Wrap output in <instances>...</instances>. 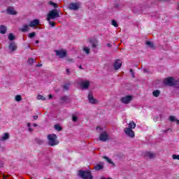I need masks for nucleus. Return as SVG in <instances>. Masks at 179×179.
Listing matches in <instances>:
<instances>
[{
    "label": "nucleus",
    "instance_id": "10",
    "mask_svg": "<svg viewBox=\"0 0 179 179\" xmlns=\"http://www.w3.org/2000/svg\"><path fill=\"white\" fill-rule=\"evenodd\" d=\"M8 49L10 50V52H13L17 50V46L15 42H11L9 44Z\"/></svg>",
    "mask_w": 179,
    "mask_h": 179
},
{
    "label": "nucleus",
    "instance_id": "5",
    "mask_svg": "<svg viewBox=\"0 0 179 179\" xmlns=\"http://www.w3.org/2000/svg\"><path fill=\"white\" fill-rule=\"evenodd\" d=\"M55 52H56V55L59 58H65L66 57V50H55Z\"/></svg>",
    "mask_w": 179,
    "mask_h": 179
},
{
    "label": "nucleus",
    "instance_id": "19",
    "mask_svg": "<svg viewBox=\"0 0 179 179\" xmlns=\"http://www.w3.org/2000/svg\"><path fill=\"white\" fill-rule=\"evenodd\" d=\"M21 31H23V33H26V31H29V25L24 24L22 26V28H21Z\"/></svg>",
    "mask_w": 179,
    "mask_h": 179
},
{
    "label": "nucleus",
    "instance_id": "56",
    "mask_svg": "<svg viewBox=\"0 0 179 179\" xmlns=\"http://www.w3.org/2000/svg\"><path fill=\"white\" fill-rule=\"evenodd\" d=\"M178 8H179V4H178Z\"/></svg>",
    "mask_w": 179,
    "mask_h": 179
},
{
    "label": "nucleus",
    "instance_id": "15",
    "mask_svg": "<svg viewBox=\"0 0 179 179\" xmlns=\"http://www.w3.org/2000/svg\"><path fill=\"white\" fill-rule=\"evenodd\" d=\"M7 13L8 15H16V11L15 10V8H13V7H8L7 8Z\"/></svg>",
    "mask_w": 179,
    "mask_h": 179
},
{
    "label": "nucleus",
    "instance_id": "30",
    "mask_svg": "<svg viewBox=\"0 0 179 179\" xmlns=\"http://www.w3.org/2000/svg\"><path fill=\"white\" fill-rule=\"evenodd\" d=\"M104 159H106V160L108 162V163H109V164H113V166H114V162H113V161L109 159L107 157H105Z\"/></svg>",
    "mask_w": 179,
    "mask_h": 179
},
{
    "label": "nucleus",
    "instance_id": "42",
    "mask_svg": "<svg viewBox=\"0 0 179 179\" xmlns=\"http://www.w3.org/2000/svg\"><path fill=\"white\" fill-rule=\"evenodd\" d=\"M130 72L131 73L132 78H135V74L134 73V71H132V69H130Z\"/></svg>",
    "mask_w": 179,
    "mask_h": 179
},
{
    "label": "nucleus",
    "instance_id": "2",
    "mask_svg": "<svg viewBox=\"0 0 179 179\" xmlns=\"http://www.w3.org/2000/svg\"><path fill=\"white\" fill-rule=\"evenodd\" d=\"M57 17H59V11L57 10H52L49 12L47 17V20H51L54 19H57Z\"/></svg>",
    "mask_w": 179,
    "mask_h": 179
},
{
    "label": "nucleus",
    "instance_id": "11",
    "mask_svg": "<svg viewBox=\"0 0 179 179\" xmlns=\"http://www.w3.org/2000/svg\"><path fill=\"white\" fill-rule=\"evenodd\" d=\"M88 100L91 104H97V100L93 97V94L90 92L88 94Z\"/></svg>",
    "mask_w": 179,
    "mask_h": 179
},
{
    "label": "nucleus",
    "instance_id": "31",
    "mask_svg": "<svg viewBox=\"0 0 179 179\" xmlns=\"http://www.w3.org/2000/svg\"><path fill=\"white\" fill-rule=\"evenodd\" d=\"M83 50L87 54H90V48H89L88 47H84Z\"/></svg>",
    "mask_w": 179,
    "mask_h": 179
},
{
    "label": "nucleus",
    "instance_id": "34",
    "mask_svg": "<svg viewBox=\"0 0 179 179\" xmlns=\"http://www.w3.org/2000/svg\"><path fill=\"white\" fill-rule=\"evenodd\" d=\"M172 159L173 160H179V155H172Z\"/></svg>",
    "mask_w": 179,
    "mask_h": 179
},
{
    "label": "nucleus",
    "instance_id": "21",
    "mask_svg": "<svg viewBox=\"0 0 179 179\" xmlns=\"http://www.w3.org/2000/svg\"><path fill=\"white\" fill-rule=\"evenodd\" d=\"M152 94L155 97H159V96H160V91H159V90H157L152 92Z\"/></svg>",
    "mask_w": 179,
    "mask_h": 179
},
{
    "label": "nucleus",
    "instance_id": "13",
    "mask_svg": "<svg viewBox=\"0 0 179 179\" xmlns=\"http://www.w3.org/2000/svg\"><path fill=\"white\" fill-rule=\"evenodd\" d=\"M38 24H40V20L35 19L29 22V27H36Z\"/></svg>",
    "mask_w": 179,
    "mask_h": 179
},
{
    "label": "nucleus",
    "instance_id": "54",
    "mask_svg": "<svg viewBox=\"0 0 179 179\" xmlns=\"http://www.w3.org/2000/svg\"><path fill=\"white\" fill-rule=\"evenodd\" d=\"M101 179H111V178H101Z\"/></svg>",
    "mask_w": 179,
    "mask_h": 179
},
{
    "label": "nucleus",
    "instance_id": "6",
    "mask_svg": "<svg viewBox=\"0 0 179 179\" xmlns=\"http://www.w3.org/2000/svg\"><path fill=\"white\" fill-rule=\"evenodd\" d=\"M174 78L170 77L169 78H166L164 80V85H166L167 86H174V82H175Z\"/></svg>",
    "mask_w": 179,
    "mask_h": 179
},
{
    "label": "nucleus",
    "instance_id": "33",
    "mask_svg": "<svg viewBox=\"0 0 179 179\" xmlns=\"http://www.w3.org/2000/svg\"><path fill=\"white\" fill-rule=\"evenodd\" d=\"M15 101H22V96L16 95L15 96Z\"/></svg>",
    "mask_w": 179,
    "mask_h": 179
},
{
    "label": "nucleus",
    "instance_id": "38",
    "mask_svg": "<svg viewBox=\"0 0 179 179\" xmlns=\"http://www.w3.org/2000/svg\"><path fill=\"white\" fill-rule=\"evenodd\" d=\"M48 22L50 26H51L52 27H54V26H55V22H51V20H48Z\"/></svg>",
    "mask_w": 179,
    "mask_h": 179
},
{
    "label": "nucleus",
    "instance_id": "16",
    "mask_svg": "<svg viewBox=\"0 0 179 179\" xmlns=\"http://www.w3.org/2000/svg\"><path fill=\"white\" fill-rule=\"evenodd\" d=\"M103 167V164H98L94 166V169L96 171H99V170H102Z\"/></svg>",
    "mask_w": 179,
    "mask_h": 179
},
{
    "label": "nucleus",
    "instance_id": "47",
    "mask_svg": "<svg viewBox=\"0 0 179 179\" xmlns=\"http://www.w3.org/2000/svg\"><path fill=\"white\" fill-rule=\"evenodd\" d=\"M49 99H52V95L50 94L49 95Z\"/></svg>",
    "mask_w": 179,
    "mask_h": 179
},
{
    "label": "nucleus",
    "instance_id": "27",
    "mask_svg": "<svg viewBox=\"0 0 179 179\" xmlns=\"http://www.w3.org/2000/svg\"><path fill=\"white\" fill-rule=\"evenodd\" d=\"M112 26H114V27H118V22L115 21V20H113L111 22Z\"/></svg>",
    "mask_w": 179,
    "mask_h": 179
},
{
    "label": "nucleus",
    "instance_id": "39",
    "mask_svg": "<svg viewBox=\"0 0 179 179\" xmlns=\"http://www.w3.org/2000/svg\"><path fill=\"white\" fill-rule=\"evenodd\" d=\"M27 127H28V131H29V132H31V131H33V129H32L31 127H31V124L28 123V124H27Z\"/></svg>",
    "mask_w": 179,
    "mask_h": 179
},
{
    "label": "nucleus",
    "instance_id": "1",
    "mask_svg": "<svg viewBox=\"0 0 179 179\" xmlns=\"http://www.w3.org/2000/svg\"><path fill=\"white\" fill-rule=\"evenodd\" d=\"M78 176L83 179H93V176H92V172L89 171H80L78 172Z\"/></svg>",
    "mask_w": 179,
    "mask_h": 179
},
{
    "label": "nucleus",
    "instance_id": "24",
    "mask_svg": "<svg viewBox=\"0 0 179 179\" xmlns=\"http://www.w3.org/2000/svg\"><path fill=\"white\" fill-rule=\"evenodd\" d=\"M173 86H174V87L179 88V79L178 78L175 80V81L173 83Z\"/></svg>",
    "mask_w": 179,
    "mask_h": 179
},
{
    "label": "nucleus",
    "instance_id": "9",
    "mask_svg": "<svg viewBox=\"0 0 179 179\" xmlns=\"http://www.w3.org/2000/svg\"><path fill=\"white\" fill-rule=\"evenodd\" d=\"M120 100L124 104H129V103H130L131 101L132 100V96H126L124 97L121 98Z\"/></svg>",
    "mask_w": 179,
    "mask_h": 179
},
{
    "label": "nucleus",
    "instance_id": "12",
    "mask_svg": "<svg viewBox=\"0 0 179 179\" xmlns=\"http://www.w3.org/2000/svg\"><path fill=\"white\" fill-rule=\"evenodd\" d=\"M121 66H122V62H121L120 59H117L115 62L114 64V68L116 71H117V69H120V68H121Z\"/></svg>",
    "mask_w": 179,
    "mask_h": 179
},
{
    "label": "nucleus",
    "instance_id": "44",
    "mask_svg": "<svg viewBox=\"0 0 179 179\" xmlns=\"http://www.w3.org/2000/svg\"><path fill=\"white\" fill-rule=\"evenodd\" d=\"M66 73H67L68 75H69V74L71 73V71H69V69H66Z\"/></svg>",
    "mask_w": 179,
    "mask_h": 179
},
{
    "label": "nucleus",
    "instance_id": "50",
    "mask_svg": "<svg viewBox=\"0 0 179 179\" xmlns=\"http://www.w3.org/2000/svg\"><path fill=\"white\" fill-rule=\"evenodd\" d=\"M38 43H40V41H36V44H38Z\"/></svg>",
    "mask_w": 179,
    "mask_h": 179
},
{
    "label": "nucleus",
    "instance_id": "35",
    "mask_svg": "<svg viewBox=\"0 0 179 179\" xmlns=\"http://www.w3.org/2000/svg\"><path fill=\"white\" fill-rule=\"evenodd\" d=\"M37 99L44 101V100H45V98L43 95H38L37 96Z\"/></svg>",
    "mask_w": 179,
    "mask_h": 179
},
{
    "label": "nucleus",
    "instance_id": "18",
    "mask_svg": "<svg viewBox=\"0 0 179 179\" xmlns=\"http://www.w3.org/2000/svg\"><path fill=\"white\" fill-rule=\"evenodd\" d=\"M0 33L1 34H5V33H6V27H5L4 25H1L0 26Z\"/></svg>",
    "mask_w": 179,
    "mask_h": 179
},
{
    "label": "nucleus",
    "instance_id": "3",
    "mask_svg": "<svg viewBox=\"0 0 179 179\" xmlns=\"http://www.w3.org/2000/svg\"><path fill=\"white\" fill-rule=\"evenodd\" d=\"M48 139L49 141L50 146H55L59 143V142L57 141V135L55 134H49L48 136Z\"/></svg>",
    "mask_w": 179,
    "mask_h": 179
},
{
    "label": "nucleus",
    "instance_id": "53",
    "mask_svg": "<svg viewBox=\"0 0 179 179\" xmlns=\"http://www.w3.org/2000/svg\"><path fill=\"white\" fill-rule=\"evenodd\" d=\"M79 68H80V69H82V66H80Z\"/></svg>",
    "mask_w": 179,
    "mask_h": 179
},
{
    "label": "nucleus",
    "instance_id": "36",
    "mask_svg": "<svg viewBox=\"0 0 179 179\" xmlns=\"http://www.w3.org/2000/svg\"><path fill=\"white\" fill-rule=\"evenodd\" d=\"M103 130H104V127H101L100 126L96 127L97 132H101V131H103Z\"/></svg>",
    "mask_w": 179,
    "mask_h": 179
},
{
    "label": "nucleus",
    "instance_id": "8",
    "mask_svg": "<svg viewBox=\"0 0 179 179\" xmlns=\"http://www.w3.org/2000/svg\"><path fill=\"white\" fill-rule=\"evenodd\" d=\"M124 131L125 132L126 135L130 136V138H134V136H135V134L134 133V131H132V129L131 128H125L124 129Z\"/></svg>",
    "mask_w": 179,
    "mask_h": 179
},
{
    "label": "nucleus",
    "instance_id": "43",
    "mask_svg": "<svg viewBox=\"0 0 179 179\" xmlns=\"http://www.w3.org/2000/svg\"><path fill=\"white\" fill-rule=\"evenodd\" d=\"M96 47H97V44L96 43H92V48H96Z\"/></svg>",
    "mask_w": 179,
    "mask_h": 179
},
{
    "label": "nucleus",
    "instance_id": "40",
    "mask_svg": "<svg viewBox=\"0 0 179 179\" xmlns=\"http://www.w3.org/2000/svg\"><path fill=\"white\" fill-rule=\"evenodd\" d=\"M73 122H76L78 121V117H76V115H73Z\"/></svg>",
    "mask_w": 179,
    "mask_h": 179
},
{
    "label": "nucleus",
    "instance_id": "28",
    "mask_svg": "<svg viewBox=\"0 0 179 179\" xmlns=\"http://www.w3.org/2000/svg\"><path fill=\"white\" fill-rule=\"evenodd\" d=\"M8 39L10 41H13V40H15V36H13V34H9L8 35Z\"/></svg>",
    "mask_w": 179,
    "mask_h": 179
},
{
    "label": "nucleus",
    "instance_id": "48",
    "mask_svg": "<svg viewBox=\"0 0 179 179\" xmlns=\"http://www.w3.org/2000/svg\"><path fill=\"white\" fill-rule=\"evenodd\" d=\"M33 127H37V124L34 123V124H33Z\"/></svg>",
    "mask_w": 179,
    "mask_h": 179
},
{
    "label": "nucleus",
    "instance_id": "4",
    "mask_svg": "<svg viewBox=\"0 0 179 179\" xmlns=\"http://www.w3.org/2000/svg\"><path fill=\"white\" fill-rule=\"evenodd\" d=\"M80 7V3H71L69 5V9L70 10H78Z\"/></svg>",
    "mask_w": 179,
    "mask_h": 179
},
{
    "label": "nucleus",
    "instance_id": "45",
    "mask_svg": "<svg viewBox=\"0 0 179 179\" xmlns=\"http://www.w3.org/2000/svg\"><path fill=\"white\" fill-rule=\"evenodd\" d=\"M36 66H37L38 68H39L40 66H43V64H36Z\"/></svg>",
    "mask_w": 179,
    "mask_h": 179
},
{
    "label": "nucleus",
    "instance_id": "55",
    "mask_svg": "<svg viewBox=\"0 0 179 179\" xmlns=\"http://www.w3.org/2000/svg\"><path fill=\"white\" fill-rule=\"evenodd\" d=\"M116 8H118V6H115Z\"/></svg>",
    "mask_w": 179,
    "mask_h": 179
},
{
    "label": "nucleus",
    "instance_id": "17",
    "mask_svg": "<svg viewBox=\"0 0 179 179\" xmlns=\"http://www.w3.org/2000/svg\"><path fill=\"white\" fill-rule=\"evenodd\" d=\"M8 139H9V133H5L0 138V141H6Z\"/></svg>",
    "mask_w": 179,
    "mask_h": 179
},
{
    "label": "nucleus",
    "instance_id": "32",
    "mask_svg": "<svg viewBox=\"0 0 179 179\" xmlns=\"http://www.w3.org/2000/svg\"><path fill=\"white\" fill-rule=\"evenodd\" d=\"M28 37L29 38H33L34 37H36V32L29 34Z\"/></svg>",
    "mask_w": 179,
    "mask_h": 179
},
{
    "label": "nucleus",
    "instance_id": "20",
    "mask_svg": "<svg viewBox=\"0 0 179 179\" xmlns=\"http://www.w3.org/2000/svg\"><path fill=\"white\" fill-rule=\"evenodd\" d=\"M34 62H36V59H33L31 57H29L27 60V64L29 65H33V64H34Z\"/></svg>",
    "mask_w": 179,
    "mask_h": 179
},
{
    "label": "nucleus",
    "instance_id": "25",
    "mask_svg": "<svg viewBox=\"0 0 179 179\" xmlns=\"http://www.w3.org/2000/svg\"><path fill=\"white\" fill-rule=\"evenodd\" d=\"M55 129H56V131H58L59 132L60 131H62V127H61L59 124H55Z\"/></svg>",
    "mask_w": 179,
    "mask_h": 179
},
{
    "label": "nucleus",
    "instance_id": "49",
    "mask_svg": "<svg viewBox=\"0 0 179 179\" xmlns=\"http://www.w3.org/2000/svg\"><path fill=\"white\" fill-rule=\"evenodd\" d=\"M107 46H108V47H111V44L108 43V44H107Z\"/></svg>",
    "mask_w": 179,
    "mask_h": 179
},
{
    "label": "nucleus",
    "instance_id": "22",
    "mask_svg": "<svg viewBox=\"0 0 179 179\" xmlns=\"http://www.w3.org/2000/svg\"><path fill=\"white\" fill-rule=\"evenodd\" d=\"M135 127H136V124H135V122H131L129 124V128H130V129H135Z\"/></svg>",
    "mask_w": 179,
    "mask_h": 179
},
{
    "label": "nucleus",
    "instance_id": "37",
    "mask_svg": "<svg viewBox=\"0 0 179 179\" xmlns=\"http://www.w3.org/2000/svg\"><path fill=\"white\" fill-rule=\"evenodd\" d=\"M146 44H147V45H148V47H150V48H153V43H152L150 41H147Z\"/></svg>",
    "mask_w": 179,
    "mask_h": 179
},
{
    "label": "nucleus",
    "instance_id": "7",
    "mask_svg": "<svg viewBox=\"0 0 179 179\" xmlns=\"http://www.w3.org/2000/svg\"><path fill=\"white\" fill-rule=\"evenodd\" d=\"M108 134L107 132L103 131L99 135V141L102 142H106V141H108Z\"/></svg>",
    "mask_w": 179,
    "mask_h": 179
},
{
    "label": "nucleus",
    "instance_id": "29",
    "mask_svg": "<svg viewBox=\"0 0 179 179\" xmlns=\"http://www.w3.org/2000/svg\"><path fill=\"white\" fill-rule=\"evenodd\" d=\"M147 156L150 159H153L155 157V154H153L152 152H147Z\"/></svg>",
    "mask_w": 179,
    "mask_h": 179
},
{
    "label": "nucleus",
    "instance_id": "51",
    "mask_svg": "<svg viewBox=\"0 0 179 179\" xmlns=\"http://www.w3.org/2000/svg\"><path fill=\"white\" fill-rule=\"evenodd\" d=\"M66 99V96L62 98V99H63V100H65Z\"/></svg>",
    "mask_w": 179,
    "mask_h": 179
},
{
    "label": "nucleus",
    "instance_id": "41",
    "mask_svg": "<svg viewBox=\"0 0 179 179\" xmlns=\"http://www.w3.org/2000/svg\"><path fill=\"white\" fill-rule=\"evenodd\" d=\"M64 89H65V90H68V89H69V85L66 84L64 85Z\"/></svg>",
    "mask_w": 179,
    "mask_h": 179
},
{
    "label": "nucleus",
    "instance_id": "23",
    "mask_svg": "<svg viewBox=\"0 0 179 179\" xmlns=\"http://www.w3.org/2000/svg\"><path fill=\"white\" fill-rule=\"evenodd\" d=\"M169 120L171 121V122H174L176 121L177 124H179V120L176 119V117L174 116H170L169 117Z\"/></svg>",
    "mask_w": 179,
    "mask_h": 179
},
{
    "label": "nucleus",
    "instance_id": "14",
    "mask_svg": "<svg viewBox=\"0 0 179 179\" xmlns=\"http://www.w3.org/2000/svg\"><path fill=\"white\" fill-rule=\"evenodd\" d=\"M90 85L89 81H82L80 83V86L83 89H87Z\"/></svg>",
    "mask_w": 179,
    "mask_h": 179
},
{
    "label": "nucleus",
    "instance_id": "26",
    "mask_svg": "<svg viewBox=\"0 0 179 179\" xmlns=\"http://www.w3.org/2000/svg\"><path fill=\"white\" fill-rule=\"evenodd\" d=\"M49 5H50V6H53V8H58V4H57L52 1H50Z\"/></svg>",
    "mask_w": 179,
    "mask_h": 179
},
{
    "label": "nucleus",
    "instance_id": "46",
    "mask_svg": "<svg viewBox=\"0 0 179 179\" xmlns=\"http://www.w3.org/2000/svg\"><path fill=\"white\" fill-rule=\"evenodd\" d=\"M33 118H34V120H37V118H38V116L35 115V116L33 117Z\"/></svg>",
    "mask_w": 179,
    "mask_h": 179
},
{
    "label": "nucleus",
    "instance_id": "52",
    "mask_svg": "<svg viewBox=\"0 0 179 179\" xmlns=\"http://www.w3.org/2000/svg\"><path fill=\"white\" fill-rule=\"evenodd\" d=\"M144 72H148V70H146V69H144Z\"/></svg>",
    "mask_w": 179,
    "mask_h": 179
}]
</instances>
